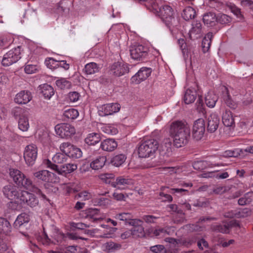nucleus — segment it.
Listing matches in <instances>:
<instances>
[{
    "instance_id": "26",
    "label": "nucleus",
    "mask_w": 253,
    "mask_h": 253,
    "mask_svg": "<svg viewBox=\"0 0 253 253\" xmlns=\"http://www.w3.org/2000/svg\"><path fill=\"white\" fill-rule=\"evenodd\" d=\"M40 93L46 99H50L54 94L53 88L50 85L45 84L39 86Z\"/></svg>"
},
{
    "instance_id": "32",
    "label": "nucleus",
    "mask_w": 253,
    "mask_h": 253,
    "mask_svg": "<svg viewBox=\"0 0 253 253\" xmlns=\"http://www.w3.org/2000/svg\"><path fill=\"white\" fill-rule=\"evenodd\" d=\"M100 141V135L97 133H90L84 139L85 143L88 145H94L98 143Z\"/></svg>"
},
{
    "instance_id": "21",
    "label": "nucleus",
    "mask_w": 253,
    "mask_h": 253,
    "mask_svg": "<svg viewBox=\"0 0 253 253\" xmlns=\"http://www.w3.org/2000/svg\"><path fill=\"white\" fill-rule=\"evenodd\" d=\"M32 99L30 92L23 90L17 93L14 98V101L19 104H26Z\"/></svg>"
},
{
    "instance_id": "31",
    "label": "nucleus",
    "mask_w": 253,
    "mask_h": 253,
    "mask_svg": "<svg viewBox=\"0 0 253 253\" xmlns=\"http://www.w3.org/2000/svg\"><path fill=\"white\" fill-rule=\"evenodd\" d=\"M99 67L94 62H90L85 65L83 71L86 75H92L99 72Z\"/></svg>"
},
{
    "instance_id": "56",
    "label": "nucleus",
    "mask_w": 253,
    "mask_h": 253,
    "mask_svg": "<svg viewBox=\"0 0 253 253\" xmlns=\"http://www.w3.org/2000/svg\"><path fill=\"white\" fill-rule=\"evenodd\" d=\"M177 43L183 53V55L188 53V50L187 48V44L185 42L184 39H179L177 40Z\"/></svg>"
},
{
    "instance_id": "45",
    "label": "nucleus",
    "mask_w": 253,
    "mask_h": 253,
    "mask_svg": "<svg viewBox=\"0 0 253 253\" xmlns=\"http://www.w3.org/2000/svg\"><path fill=\"white\" fill-rule=\"evenodd\" d=\"M131 230L133 238L142 237L144 236V227L142 225L132 227Z\"/></svg>"
},
{
    "instance_id": "40",
    "label": "nucleus",
    "mask_w": 253,
    "mask_h": 253,
    "mask_svg": "<svg viewBox=\"0 0 253 253\" xmlns=\"http://www.w3.org/2000/svg\"><path fill=\"white\" fill-rule=\"evenodd\" d=\"M29 116H23L19 118L18 127L23 131H26L29 128Z\"/></svg>"
},
{
    "instance_id": "30",
    "label": "nucleus",
    "mask_w": 253,
    "mask_h": 253,
    "mask_svg": "<svg viewBox=\"0 0 253 253\" xmlns=\"http://www.w3.org/2000/svg\"><path fill=\"white\" fill-rule=\"evenodd\" d=\"M197 97V92L195 90L188 89L186 90L184 96V101L185 104H189L194 102Z\"/></svg>"
},
{
    "instance_id": "60",
    "label": "nucleus",
    "mask_w": 253,
    "mask_h": 253,
    "mask_svg": "<svg viewBox=\"0 0 253 253\" xmlns=\"http://www.w3.org/2000/svg\"><path fill=\"white\" fill-rule=\"evenodd\" d=\"M80 97V94L77 91L70 92L68 94V98L70 102H77Z\"/></svg>"
},
{
    "instance_id": "61",
    "label": "nucleus",
    "mask_w": 253,
    "mask_h": 253,
    "mask_svg": "<svg viewBox=\"0 0 253 253\" xmlns=\"http://www.w3.org/2000/svg\"><path fill=\"white\" fill-rule=\"evenodd\" d=\"M90 194L86 191H84L75 196L76 199L82 198L83 200H88L90 198Z\"/></svg>"
},
{
    "instance_id": "2",
    "label": "nucleus",
    "mask_w": 253,
    "mask_h": 253,
    "mask_svg": "<svg viewBox=\"0 0 253 253\" xmlns=\"http://www.w3.org/2000/svg\"><path fill=\"white\" fill-rule=\"evenodd\" d=\"M146 7L156 15L160 17L166 26L170 28L175 23L174 12L169 5H165L159 7L156 0H151Z\"/></svg>"
},
{
    "instance_id": "53",
    "label": "nucleus",
    "mask_w": 253,
    "mask_h": 253,
    "mask_svg": "<svg viewBox=\"0 0 253 253\" xmlns=\"http://www.w3.org/2000/svg\"><path fill=\"white\" fill-rule=\"evenodd\" d=\"M208 162L206 161H199L193 164V168L198 170H202L207 168Z\"/></svg>"
},
{
    "instance_id": "25",
    "label": "nucleus",
    "mask_w": 253,
    "mask_h": 253,
    "mask_svg": "<svg viewBox=\"0 0 253 253\" xmlns=\"http://www.w3.org/2000/svg\"><path fill=\"white\" fill-rule=\"evenodd\" d=\"M85 213V217L93 222H97L102 219L99 215V211L97 209H88L86 210Z\"/></svg>"
},
{
    "instance_id": "44",
    "label": "nucleus",
    "mask_w": 253,
    "mask_h": 253,
    "mask_svg": "<svg viewBox=\"0 0 253 253\" xmlns=\"http://www.w3.org/2000/svg\"><path fill=\"white\" fill-rule=\"evenodd\" d=\"M115 218L117 220L124 221L126 224H127L129 220L133 218V215L128 212H123L116 214Z\"/></svg>"
},
{
    "instance_id": "34",
    "label": "nucleus",
    "mask_w": 253,
    "mask_h": 253,
    "mask_svg": "<svg viewBox=\"0 0 253 253\" xmlns=\"http://www.w3.org/2000/svg\"><path fill=\"white\" fill-rule=\"evenodd\" d=\"M253 200V192H247L244 196L240 198L238 200V204L240 206H245L251 203Z\"/></svg>"
},
{
    "instance_id": "54",
    "label": "nucleus",
    "mask_w": 253,
    "mask_h": 253,
    "mask_svg": "<svg viewBox=\"0 0 253 253\" xmlns=\"http://www.w3.org/2000/svg\"><path fill=\"white\" fill-rule=\"evenodd\" d=\"M46 66L51 69H54L58 67L59 61L54 60L52 58H48L46 59L45 61Z\"/></svg>"
},
{
    "instance_id": "11",
    "label": "nucleus",
    "mask_w": 253,
    "mask_h": 253,
    "mask_svg": "<svg viewBox=\"0 0 253 253\" xmlns=\"http://www.w3.org/2000/svg\"><path fill=\"white\" fill-rule=\"evenodd\" d=\"M38 155V149L36 145L32 144L27 145L24 152V158L26 163L29 166L33 165Z\"/></svg>"
},
{
    "instance_id": "4",
    "label": "nucleus",
    "mask_w": 253,
    "mask_h": 253,
    "mask_svg": "<svg viewBox=\"0 0 253 253\" xmlns=\"http://www.w3.org/2000/svg\"><path fill=\"white\" fill-rule=\"evenodd\" d=\"M159 143L154 139H144L138 149V154L139 157H153L158 150Z\"/></svg>"
},
{
    "instance_id": "12",
    "label": "nucleus",
    "mask_w": 253,
    "mask_h": 253,
    "mask_svg": "<svg viewBox=\"0 0 253 253\" xmlns=\"http://www.w3.org/2000/svg\"><path fill=\"white\" fill-rule=\"evenodd\" d=\"M205 131V123L203 119H199L196 120L193 125L192 129V136L197 141L201 140Z\"/></svg>"
},
{
    "instance_id": "63",
    "label": "nucleus",
    "mask_w": 253,
    "mask_h": 253,
    "mask_svg": "<svg viewBox=\"0 0 253 253\" xmlns=\"http://www.w3.org/2000/svg\"><path fill=\"white\" fill-rule=\"evenodd\" d=\"M10 42V36L8 35H3L0 37V46H7Z\"/></svg>"
},
{
    "instance_id": "37",
    "label": "nucleus",
    "mask_w": 253,
    "mask_h": 253,
    "mask_svg": "<svg viewBox=\"0 0 253 253\" xmlns=\"http://www.w3.org/2000/svg\"><path fill=\"white\" fill-rule=\"evenodd\" d=\"M218 100L217 96L213 92H208L205 96V103L210 108H213Z\"/></svg>"
},
{
    "instance_id": "1",
    "label": "nucleus",
    "mask_w": 253,
    "mask_h": 253,
    "mask_svg": "<svg viewBox=\"0 0 253 253\" xmlns=\"http://www.w3.org/2000/svg\"><path fill=\"white\" fill-rule=\"evenodd\" d=\"M169 135L172 138L173 145L180 148L186 145L190 138L191 130L188 124L183 121H175L169 125Z\"/></svg>"
},
{
    "instance_id": "51",
    "label": "nucleus",
    "mask_w": 253,
    "mask_h": 253,
    "mask_svg": "<svg viewBox=\"0 0 253 253\" xmlns=\"http://www.w3.org/2000/svg\"><path fill=\"white\" fill-rule=\"evenodd\" d=\"M101 179L106 183L109 184L112 186L113 182H115V175L113 173H104L100 176Z\"/></svg>"
},
{
    "instance_id": "3",
    "label": "nucleus",
    "mask_w": 253,
    "mask_h": 253,
    "mask_svg": "<svg viewBox=\"0 0 253 253\" xmlns=\"http://www.w3.org/2000/svg\"><path fill=\"white\" fill-rule=\"evenodd\" d=\"M9 175L13 181L18 186H21L32 192L35 193L43 199H46L42 190L34 185L32 181L17 169H9Z\"/></svg>"
},
{
    "instance_id": "46",
    "label": "nucleus",
    "mask_w": 253,
    "mask_h": 253,
    "mask_svg": "<svg viewBox=\"0 0 253 253\" xmlns=\"http://www.w3.org/2000/svg\"><path fill=\"white\" fill-rule=\"evenodd\" d=\"M67 156L64 155L63 153H57L52 157L53 164H63L66 162L67 160Z\"/></svg>"
},
{
    "instance_id": "14",
    "label": "nucleus",
    "mask_w": 253,
    "mask_h": 253,
    "mask_svg": "<svg viewBox=\"0 0 253 253\" xmlns=\"http://www.w3.org/2000/svg\"><path fill=\"white\" fill-rule=\"evenodd\" d=\"M120 108V105L117 103L105 104L100 107L99 114L102 116L111 115L119 112Z\"/></svg>"
},
{
    "instance_id": "52",
    "label": "nucleus",
    "mask_w": 253,
    "mask_h": 253,
    "mask_svg": "<svg viewBox=\"0 0 253 253\" xmlns=\"http://www.w3.org/2000/svg\"><path fill=\"white\" fill-rule=\"evenodd\" d=\"M73 145L71 144L69 142H64L62 143L60 146V149L63 152V153L67 156L68 158V156L70 152V150L71 149Z\"/></svg>"
},
{
    "instance_id": "58",
    "label": "nucleus",
    "mask_w": 253,
    "mask_h": 253,
    "mask_svg": "<svg viewBox=\"0 0 253 253\" xmlns=\"http://www.w3.org/2000/svg\"><path fill=\"white\" fill-rule=\"evenodd\" d=\"M238 213L237 218H244L249 216L251 214V210L249 208H244L242 210L238 211Z\"/></svg>"
},
{
    "instance_id": "59",
    "label": "nucleus",
    "mask_w": 253,
    "mask_h": 253,
    "mask_svg": "<svg viewBox=\"0 0 253 253\" xmlns=\"http://www.w3.org/2000/svg\"><path fill=\"white\" fill-rule=\"evenodd\" d=\"M150 250L154 253H166V250L164 246L161 245L151 247Z\"/></svg>"
},
{
    "instance_id": "64",
    "label": "nucleus",
    "mask_w": 253,
    "mask_h": 253,
    "mask_svg": "<svg viewBox=\"0 0 253 253\" xmlns=\"http://www.w3.org/2000/svg\"><path fill=\"white\" fill-rule=\"evenodd\" d=\"M24 70L26 73L31 74L35 73L37 68L36 65L29 64L25 66Z\"/></svg>"
},
{
    "instance_id": "27",
    "label": "nucleus",
    "mask_w": 253,
    "mask_h": 253,
    "mask_svg": "<svg viewBox=\"0 0 253 253\" xmlns=\"http://www.w3.org/2000/svg\"><path fill=\"white\" fill-rule=\"evenodd\" d=\"M203 20L204 24L208 27H212L217 22V16L213 12H208L204 15Z\"/></svg>"
},
{
    "instance_id": "29",
    "label": "nucleus",
    "mask_w": 253,
    "mask_h": 253,
    "mask_svg": "<svg viewBox=\"0 0 253 253\" xmlns=\"http://www.w3.org/2000/svg\"><path fill=\"white\" fill-rule=\"evenodd\" d=\"M232 225L233 224H232V222H231L230 224H227L212 225L211 228V230L214 232L228 233L229 232V229Z\"/></svg>"
},
{
    "instance_id": "33",
    "label": "nucleus",
    "mask_w": 253,
    "mask_h": 253,
    "mask_svg": "<svg viewBox=\"0 0 253 253\" xmlns=\"http://www.w3.org/2000/svg\"><path fill=\"white\" fill-rule=\"evenodd\" d=\"M196 14L195 10L191 6H188L183 9L182 16L184 20L188 21L194 18Z\"/></svg>"
},
{
    "instance_id": "22",
    "label": "nucleus",
    "mask_w": 253,
    "mask_h": 253,
    "mask_svg": "<svg viewBox=\"0 0 253 253\" xmlns=\"http://www.w3.org/2000/svg\"><path fill=\"white\" fill-rule=\"evenodd\" d=\"M118 146L117 141L114 139H106L101 142L100 144V148L102 150L111 152L114 151Z\"/></svg>"
},
{
    "instance_id": "50",
    "label": "nucleus",
    "mask_w": 253,
    "mask_h": 253,
    "mask_svg": "<svg viewBox=\"0 0 253 253\" xmlns=\"http://www.w3.org/2000/svg\"><path fill=\"white\" fill-rule=\"evenodd\" d=\"M231 18L225 14H219L217 16V22L221 24H228L231 21Z\"/></svg>"
},
{
    "instance_id": "41",
    "label": "nucleus",
    "mask_w": 253,
    "mask_h": 253,
    "mask_svg": "<svg viewBox=\"0 0 253 253\" xmlns=\"http://www.w3.org/2000/svg\"><path fill=\"white\" fill-rule=\"evenodd\" d=\"M126 156L124 154H119L114 156L111 161V164L116 167L121 166L126 161Z\"/></svg>"
},
{
    "instance_id": "18",
    "label": "nucleus",
    "mask_w": 253,
    "mask_h": 253,
    "mask_svg": "<svg viewBox=\"0 0 253 253\" xmlns=\"http://www.w3.org/2000/svg\"><path fill=\"white\" fill-rule=\"evenodd\" d=\"M220 122L218 116L212 113L208 118L207 130L211 133L214 132L217 129Z\"/></svg>"
},
{
    "instance_id": "19",
    "label": "nucleus",
    "mask_w": 253,
    "mask_h": 253,
    "mask_svg": "<svg viewBox=\"0 0 253 253\" xmlns=\"http://www.w3.org/2000/svg\"><path fill=\"white\" fill-rule=\"evenodd\" d=\"M220 89L222 92V98L227 106L232 109H236L237 104L232 99L228 88L225 86H222Z\"/></svg>"
},
{
    "instance_id": "38",
    "label": "nucleus",
    "mask_w": 253,
    "mask_h": 253,
    "mask_svg": "<svg viewBox=\"0 0 253 253\" xmlns=\"http://www.w3.org/2000/svg\"><path fill=\"white\" fill-rule=\"evenodd\" d=\"M226 6L228 8L236 17L240 19L243 18V15L241 9L238 7L235 4L230 2L226 3Z\"/></svg>"
},
{
    "instance_id": "48",
    "label": "nucleus",
    "mask_w": 253,
    "mask_h": 253,
    "mask_svg": "<svg viewBox=\"0 0 253 253\" xmlns=\"http://www.w3.org/2000/svg\"><path fill=\"white\" fill-rule=\"evenodd\" d=\"M82 152L80 149L73 145L68 157L73 159H78L82 157Z\"/></svg>"
},
{
    "instance_id": "10",
    "label": "nucleus",
    "mask_w": 253,
    "mask_h": 253,
    "mask_svg": "<svg viewBox=\"0 0 253 253\" xmlns=\"http://www.w3.org/2000/svg\"><path fill=\"white\" fill-rule=\"evenodd\" d=\"M149 49L141 44L134 45L130 49L132 58L135 60H142L148 56Z\"/></svg>"
},
{
    "instance_id": "5",
    "label": "nucleus",
    "mask_w": 253,
    "mask_h": 253,
    "mask_svg": "<svg viewBox=\"0 0 253 253\" xmlns=\"http://www.w3.org/2000/svg\"><path fill=\"white\" fill-rule=\"evenodd\" d=\"M44 164L47 168L55 170L58 174L61 175L71 173L77 169V166L73 164H66L59 167L57 165L53 164L49 160H46L44 162Z\"/></svg>"
},
{
    "instance_id": "23",
    "label": "nucleus",
    "mask_w": 253,
    "mask_h": 253,
    "mask_svg": "<svg viewBox=\"0 0 253 253\" xmlns=\"http://www.w3.org/2000/svg\"><path fill=\"white\" fill-rule=\"evenodd\" d=\"M222 122L223 125L227 127H234L235 122L232 113L230 110H225L222 115Z\"/></svg>"
},
{
    "instance_id": "47",
    "label": "nucleus",
    "mask_w": 253,
    "mask_h": 253,
    "mask_svg": "<svg viewBox=\"0 0 253 253\" xmlns=\"http://www.w3.org/2000/svg\"><path fill=\"white\" fill-rule=\"evenodd\" d=\"M105 250L109 252H113L120 250L122 245L113 242H107L105 244Z\"/></svg>"
},
{
    "instance_id": "16",
    "label": "nucleus",
    "mask_w": 253,
    "mask_h": 253,
    "mask_svg": "<svg viewBox=\"0 0 253 253\" xmlns=\"http://www.w3.org/2000/svg\"><path fill=\"white\" fill-rule=\"evenodd\" d=\"M191 40H195L202 37L203 35L202 24L199 21H194L192 24V28L189 32Z\"/></svg>"
},
{
    "instance_id": "55",
    "label": "nucleus",
    "mask_w": 253,
    "mask_h": 253,
    "mask_svg": "<svg viewBox=\"0 0 253 253\" xmlns=\"http://www.w3.org/2000/svg\"><path fill=\"white\" fill-rule=\"evenodd\" d=\"M21 202L19 203L18 201L10 202L8 204V208L13 211H20L22 208V204Z\"/></svg>"
},
{
    "instance_id": "15",
    "label": "nucleus",
    "mask_w": 253,
    "mask_h": 253,
    "mask_svg": "<svg viewBox=\"0 0 253 253\" xmlns=\"http://www.w3.org/2000/svg\"><path fill=\"white\" fill-rule=\"evenodd\" d=\"M2 192L4 196L9 199H16L19 200L20 192L18 191L17 187L12 184L4 186L2 188Z\"/></svg>"
},
{
    "instance_id": "8",
    "label": "nucleus",
    "mask_w": 253,
    "mask_h": 253,
    "mask_svg": "<svg viewBox=\"0 0 253 253\" xmlns=\"http://www.w3.org/2000/svg\"><path fill=\"white\" fill-rule=\"evenodd\" d=\"M34 177L39 180L48 183H57L59 182V178L55 174L47 170H42L33 173Z\"/></svg>"
},
{
    "instance_id": "13",
    "label": "nucleus",
    "mask_w": 253,
    "mask_h": 253,
    "mask_svg": "<svg viewBox=\"0 0 253 253\" xmlns=\"http://www.w3.org/2000/svg\"><path fill=\"white\" fill-rule=\"evenodd\" d=\"M151 68L142 67L131 78V83L138 84L145 80L151 74Z\"/></svg>"
},
{
    "instance_id": "6",
    "label": "nucleus",
    "mask_w": 253,
    "mask_h": 253,
    "mask_svg": "<svg viewBox=\"0 0 253 253\" xmlns=\"http://www.w3.org/2000/svg\"><path fill=\"white\" fill-rule=\"evenodd\" d=\"M20 58V47L18 46L9 50L3 55L1 64L5 67L10 66L17 62Z\"/></svg>"
},
{
    "instance_id": "39",
    "label": "nucleus",
    "mask_w": 253,
    "mask_h": 253,
    "mask_svg": "<svg viewBox=\"0 0 253 253\" xmlns=\"http://www.w3.org/2000/svg\"><path fill=\"white\" fill-rule=\"evenodd\" d=\"M12 114L15 118H20L23 116H29V113L27 109L16 107L12 109Z\"/></svg>"
},
{
    "instance_id": "20",
    "label": "nucleus",
    "mask_w": 253,
    "mask_h": 253,
    "mask_svg": "<svg viewBox=\"0 0 253 253\" xmlns=\"http://www.w3.org/2000/svg\"><path fill=\"white\" fill-rule=\"evenodd\" d=\"M133 184L132 180L130 178L120 176L117 177L115 182L112 184V186L120 189H125L126 187Z\"/></svg>"
},
{
    "instance_id": "24",
    "label": "nucleus",
    "mask_w": 253,
    "mask_h": 253,
    "mask_svg": "<svg viewBox=\"0 0 253 253\" xmlns=\"http://www.w3.org/2000/svg\"><path fill=\"white\" fill-rule=\"evenodd\" d=\"M168 207L172 211L177 213L179 214L181 216L179 219L175 218L174 220V222L176 223H183L185 221V219L184 217V212L183 211V210L182 208H179L176 204H170L168 206Z\"/></svg>"
},
{
    "instance_id": "17",
    "label": "nucleus",
    "mask_w": 253,
    "mask_h": 253,
    "mask_svg": "<svg viewBox=\"0 0 253 253\" xmlns=\"http://www.w3.org/2000/svg\"><path fill=\"white\" fill-rule=\"evenodd\" d=\"M111 70L115 76L120 77L128 73L129 68L126 64L117 62L112 65Z\"/></svg>"
},
{
    "instance_id": "36",
    "label": "nucleus",
    "mask_w": 253,
    "mask_h": 253,
    "mask_svg": "<svg viewBox=\"0 0 253 253\" xmlns=\"http://www.w3.org/2000/svg\"><path fill=\"white\" fill-rule=\"evenodd\" d=\"M30 218L29 216L25 213H21L19 215L14 223V226L15 228H18L24 223L29 222Z\"/></svg>"
},
{
    "instance_id": "62",
    "label": "nucleus",
    "mask_w": 253,
    "mask_h": 253,
    "mask_svg": "<svg viewBox=\"0 0 253 253\" xmlns=\"http://www.w3.org/2000/svg\"><path fill=\"white\" fill-rule=\"evenodd\" d=\"M38 138L42 143H46L49 139L48 134L45 131H41L38 134Z\"/></svg>"
},
{
    "instance_id": "7",
    "label": "nucleus",
    "mask_w": 253,
    "mask_h": 253,
    "mask_svg": "<svg viewBox=\"0 0 253 253\" xmlns=\"http://www.w3.org/2000/svg\"><path fill=\"white\" fill-rule=\"evenodd\" d=\"M19 201L24 204L32 208H35L39 205V200L33 193L27 191H21L19 196Z\"/></svg>"
},
{
    "instance_id": "49",
    "label": "nucleus",
    "mask_w": 253,
    "mask_h": 253,
    "mask_svg": "<svg viewBox=\"0 0 253 253\" xmlns=\"http://www.w3.org/2000/svg\"><path fill=\"white\" fill-rule=\"evenodd\" d=\"M56 84L61 89H69L72 86L71 83L65 79L56 81Z\"/></svg>"
},
{
    "instance_id": "43",
    "label": "nucleus",
    "mask_w": 253,
    "mask_h": 253,
    "mask_svg": "<svg viewBox=\"0 0 253 253\" xmlns=\"http://www.w3.org/2000/svg\"><path fill=\"white\" fill-rule=\"evenodd\" d=\"M11 225L9 221L4 218L0 217V231L8 233L10 232Z\"/></svg>"
},
{
    "instance_id": "28",
    "label": "nucleus",
    "mask_w": 253,
    "mask_h": 253,
    "mask_svg": "<svg viewBox=\"0 0 253 253\" xmlns=\"http://www.w3.org/2000/svg\"><path fill=\"white\" fill-rule=\"evenodd\" d=\"M106 162V158L105 156H99L92 161L90 164V168L94 170H98L101 169Z\"/></svg>"
},
{
    "instance_id": "42",
    "label": "nucleus",
    "mask_w": 253,
    "mask_h": 253,
    "mask_svg": "<svg viewBox=\"0 0 253 253\" xmlns=\"http://www.w3.org/2000/svg\"><path fill=\"white\" fill-rule=\"evenodd\" d=\"M78 116V111L77 110L73 108L66 110L63 113V116L67 119V121L74 120Z\"/></svg>"
},
{
    "instance_id": "35",
    "label": "nucleus",
    "mask_w": 253,
    "mask_h": 253,
    "mask_svg": "<svg viewBox=\"0 0 253 253\" xmlns=\"http://www.w3.org/2000/svg\"><path fill=\"white\" fill-rule=\"evenodd\" d=\"M213 34L211 32L208 33L204 38L202 42V46L204 52L205 53L209 50Z\"/></svg>"
},
{
    "instance_id": "57",
    "label": "nucleus",
    "mask_w": 253,
    "mask_h": 253,
    "mask_svg": "<svg viewBox=\"0 0 253 253\" xmlns=\"http://www.w3.org/2000/svg\"><path fill=\"white\" fill-rule=\"evenodd\" d=\"M229 189L226 186H217L212 189V192L215 194H222L227 192Z\"/></svg>"
},
{
    "instance_id": "9",
    "label": "nucleus",
    "mask_w": 253,
    "mask_h": 253,
    "mask_svg": "<svg viewBox=\"0 0 253 253\" xmlns=\"http://www.w3.org/2000/svg\"><path fill=\"white\" fill-rule=\"evenodd\" d=\"M55 130L57 135L61 138L71 137L76 133L75 127L69 124H61L55 126Z\"/></svg>"
}]
</instances>
